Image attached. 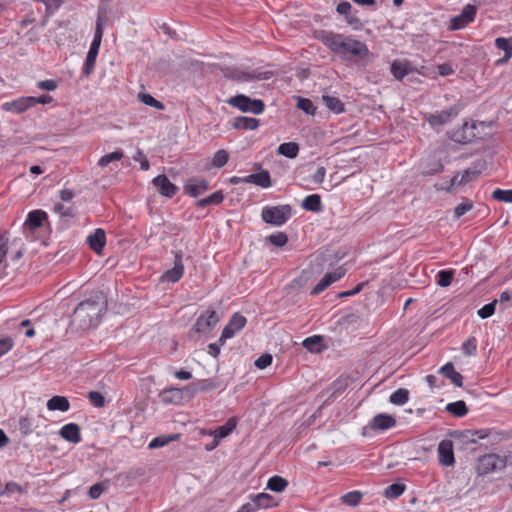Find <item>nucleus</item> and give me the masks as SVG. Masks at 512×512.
<instances>
[{
    "mask_svg": "<svg viewBox=\"0 0 512 512\" xmlns=\"http://www.w3.org/2000/svg\"><path fill=\"white\" fill-rule=\"evenodd\" d=\"M106 311V296L101 292L96 293L76 306L71 317V323L81 331L96 328Z\"/></svg>",
    "mask_w": 512,
    "mask_h": 512,
    "instance_id": "f257e3e1",
    "label": "nucleus"
},
{
    "mask_svg": "<svg viewBox=\"0 0 512 512\" xmlns=\"http://www.w3.org/2000/svg\"><path fill=\"white\" fill-rule=\"evenodd\" d=\"M318 39L343 60L349 56L364 59L369 55L367 45L349 35L323 30L319 33Z\"/></svg>",
    "mask_w": 512,
    "mask_h": 512,
    "instance_id": "f03ea898",
    "label": "nucleus"
},
{
    "mask_svg": "<svg viewBox=\"0 0 512 512\" xmlns=\"http://www.w3.org/2000/svg\"><path fill=\"white\" fill-rule=\"evenodd\" d=\"M507 465V456L496 453L485 454L478 458L476 472L478 476H486L504 470Z\"/></svg>",
    "mask_w": 512,
    "mask_h": 512,
    "instance_id": "7ed1b4c3",
    "label": "nucleus"
},
{
    "mask_svg": "<svg viewBox=\"0 0 512 512\" xmlns=\"http://www.w3.org/2000/svg\"><path fill=\"white\" fill-rule=\"evenodd\" d=\"M291 216L292 208L290 205L266 206L261 212L264 222L277 227L284 225Z\"/></svg>",
    "mask_w": 512,
    "mask_h": 512,
    "instance_id": "20e7f679",
    "label": "nucleus"
},
{
    "mask_svg": "<svg viewBox=\"0 0 512 512\" xmlns=\"http://www.w3.org/2000/svg\"><path fill=\"white\" fill-rule=\"evenodd\" d=\"M227 103L242 112L253 113L256 115L261 114L265 109V104L262 100L251 99L244 94H238L234 97H231Z\"/></svg>",
    "mask_w": 512,
    "mask_h": 512,
    "instance_id": "39448f33",
    "label": "nucleus"
},
{
    "mask_svg": "<svg viewBox=\"0 0 512 512\" xmlns=\"http://www.w3.org/2000/svg\"><path fill=\"white\" fill-rule=\"evenodd\" d=\"M226 77L238 82H251L253 80L267 79L266 73L258 70H245L242 68L229 69Z\"/></svg>",
    "mask_w": 512,
    "mask_h": 512,
    "instance_id": "423d86ee",
    "label": "nucleus"
},
{
    "mask_svg": "<svg viewBox=\"0 0 512 512\" xmlns=\"http://www.w3.org/2000/svg\"><path fill=\"white\" fill-rule=\"evenodd\" d=\"M218 321L219 317L217 313L214 310H207L197 318L193 330L196 333L206 334L216 326Z\"/></svg>",
    "mask_w": 512,
    "mask_h": 512,
    "instance_id": "0eeeda50",
    "label": "nucleus"
},
{
    "mask_svg": "<svg viewBox=\"0 0 512 512\" xmlns=\"http://www.w3.org/2000/svg\"><path fill=\"white\" fill-rule=\"evenodd\" d=\"M246 323L247 320L243 315L234 313L224 327L219 341L224 343L227 339L233 338L237 332L245 327Z\"/></svg>",
    "mask_w": 512,
    "mask_h": 512,
    "instance_id": "6e6552de",
    "label": "nucleus"
},
{
    "mask_svg": "<svg viewBox=\"0 0 512 512\" xmlns=\"http://www.w3.org/2000/svg\"><path fill=\"white\" fill-rule=\"evenodd\" d=\"M184 274L183 256L181 252H176L174 257V265L171 269L165 271L161 277V282L176 283Z\"/></svg>",
    "mask_w": 512,
    "mask_h": 512,
    "instance_id": "1a4fd4ad",
    "label": "nucleus"
},
{
    "mask_svg": "<svg viewBox=\"0 0 512 512\" xmlns=\"http://www.w3.org/2000/svg\"><path fill=\"white\" fill-rule=\"evenodd\" d=\"M476 6L474 5H466L461 13L451 19L450 29L451 30H459L464 28L467 24L474 21L476 15Z\"/></svg>",
    "mask_w": 512,
    "mask_h": 512,
    "instance_id": "9d476101",
    "label": "nucleus"
},
{
    "mask_svg": "<svg viewBox=\"0 0 512 512\" xmlns=\"http://www.w3.org/2000/svg\"><path fill=\"white\" fill-rule=\"evenodd\" d=\"M345 275V270L337 268L332 272L326 273L320 281L312 288L311 295L316 296L327 289L331 284L340 280Z\"/></svg>",
    "mask_w": 512,
    "mask_h": 512,
    "instance_id": "9b49d317",
    "label": "nucleus"
},
{
    "mask_svg": "<svg viewBox=\"0 0 512 512\" xmlns=\"http://www.w3.org/2000/svg\"><path fill=\"white\" fill-rule=\"evenodd\" d=\"M33 107L32 96L19 97L12 101L4 102L1 108L10 113L20 114Z\"/></svg>",
    "mask_w": 512,
    "mask_h": 512,
    "instance_id": "f8f14e48",
    "label": "nucleus"
},
{
    "mask_svg": "<svg viewBox=\"0 0 512 512\" xmlns=\"http://www.w3.org/2000/svg\"><path fill=\"white\" fill-rule=\"evenodd\" d=\"M209 188V183L204 178L194 177L188 179L184 184V191L190 197H198L204 194Z\"/></svg>",
    "mask_w": 512,
    "mask_h": 512,
    "instance_id": "ddd939ff",
    "label": "nucleus"
},
{
    "mask_svg": "<svg viewBox=\"0 0 512 512\" xmlns=\"http://www.w3.org/2000/svg\"><path fill=\"white\" fill-rule=\"evenodd\" d=\"M438 460L443 466H451L455 462L453 442L448 439L440 441L438 444Z\"/></svg>",
    "mask_w": 512,
    "mask_h": 512,
    "instance_id": "4468645a",
    "label": "nucleus"
},
{
    "mask_svg": "<svg viewBox=\"0 0 512 512\" xmlns=\"http://www.w3.org/2000/svg\"><path fill=\"white\" fill-rule=\"evenodd\" d=\"M152 183L154 187L158 190V192L164 197L171 198L178 191L177 186L174 185L164 174L156 176L152 180Z\"/></svg>",
    "mask_w": 512,
    "mask_h": 512,
    "instance_id": "2eb2a0df",
    "label": "nucleus"
},
{
    "mask_svg": "<svg viewBox=\"0 0 512 512\" xmlns=\"http://www.w3.org/2000/svg\"><path fill=\"white\" fill-rule=\"evenodd\" d=\"M47 219L46 212L42 210H33L28 213L27 218L23 224L24 232H34L36 229L43 225V222Z\"/></svg>",
    "mask_w": 512,
    "mask_h": 512,
    "instance_id": "dca6fc26",
    "label": "nucleus"
},
{
    "mask_svg": "<svg viewBox=\"0 0 512 512\" xmlns=\"http://www.w3.org/2000/svg\"><path fill=\"white\" fill-rule=\"evenodd\" d=\"M476 125L474 123L469 124L465 122L460 129L452 132L451 139L458 143H468L475 138L474 130Z\"/></svg>",
    "mask_w": 512,
    "mask_h": 512,
    "instance_id": "f3484780",
    "label": "nucleus"
},
{
    "mask_svg": "<svg viewBox=\"0 0 512 512\" xmlns=\"http://www.w3.org/2000/svg\"><path fill=\"white\" fill-rule=\"evenodd\" d=\"M396 425V420L388 414H378L369 422V428L374 431H386Z\"/></svg>",
    "mask_w": 512,
    "mask_h": 512,
    "instance_id": "a211bd4d",
    "label": "nucleus"
},
{
    "mask_svg": "<svg viewBox=\"0 0 512 512\" xmlns=\"http://www.w3.org/2000/svg\"><path fill=\"white\" fill-rule=\"evenodd\" d=\"M59 435L66 441L78 444L81 438L80 427L76 423H68L61 427L59 430Z\"/></svg>",
    "mask_w": 512,
    "mask_h": 512,
    "instance_id": "6ab92c4d",
    "label": "nucleus"
},
{
    "mask_svg": "<svg viewBox=\"0 0 512 512\" xmlns=\"http://www.w3.org/2000/svg\"><path fill=\"white\" fill-rule=\"evenodd\" d=\"M87 242L93 251L100 253L106 243L105 231L101 228L95 229L94 232L87 237Z\"/></svg>",
    "mask_w": 512,
    "mask_h": 512,
    "instance_id": "aec40b11",
    "label": "nucleus"
},
{
    "mask_svg": "<svg viewBox=\"0 0 512 512\" xmlns=\"http://www.w3.org/2000/svg\"><path fill=\"white\" fill-rule=\"evenodd\" d=\"M245 183H252L261 188L272 186L271 177L267 170H261L259 173L250 174L244 177Z\"/></svg>",
    "mask_w": 512,
    "mask_h": 512,
    "instance_id": "412c9836",
    "label": "nucleus"
},
{
    "mask_svg": "<svg viewBox=\"0 0 512 512\" xmlns=\"http://www.w3.org/2000/svg\"><path fill=\"white\" fill-rule=\"evenodd\" d=\"M413 71L411 63L407 60H395L391 64V73L398 80H402Z\"/></svg>",
    "mask_w": 512,
    "mask_h": 512,
    "instance_id": "4be33fe9",
    "label": "nucleus"
},
{
    "mask_svg": "<svg viewBox=\"0 0 512 512\" xmlns=\"http://www.w3.org/2000/svg\"><path fill=\"white\" fill-rule=\"evenodd\" d=\"M439 372L449 379L456 387H462L463 376L455 370L454 365L451 362L443 365Z\"/></svg>",
    "mask_w": 512,
    "mask_h": 512,
    "instance_id": "5701e85b",
    "label": "nucleus"
},
{
    "mask_svg": "<svg viewBox=\"0 0 512 512\" xmlns=\"http://www.w3.org/2000/svg\"><path fill=\"white\" fill-rule=\"evenodd\" d=\"M458 109L456 107H451L448 110L441 111L438 114L430 115L429 123L433 126L435 125H443L450 121L451 118L458 115Z\"/></svg>",
    "mask_w": 512,
    "mask_h": 512,
    "instance_id": "b1692460",
    "label": "nucleus"
},
{
    "mask_svg": "<svg viewBox=\"0 0 512 512\" xmlns=\"http://www.w3.org/2000/svg\"><path fill=\"white\" fill-rule=\"evenodd\" d=\"M237 426L236 418L232 417L227 420V422L217 427L214 431H210L208 434L215 437L217 440L221 441L223 438L227 437Z\"/></svg>",
    "mask_w": 512,
    "mask_h": 512,
    "instance_id": "393cba45",
    "label": "nucleus"
},
{
    "mask_svg": "<svg viewBox=\"0 0 512 512\" xmlns=\"http://www.w3.org/2000/svg\"><path fill=\"white\" fill-rule=\"evenodd\" d=\"M495 46L499 50L504 51V57L500 59L499 63H506L512 57V38L498 37L495 39Z\"/></svg>",
    "mask_w": 512,
    "mask_h": 512,
    "instance_id": "a878e982",
    "label": "nucleus"
},
{
    "mask_svg": "<svg viewBox=\"0 0 512 512\" xmlns=\"http://www.w3.org/2000/svg\"><path fill=\"white\" fill-rule=\"evenodd\" d=\"M69 408L70 403L64 396H53L47 401V409L50 411L66 412Z\"/></svg>",
    "mask_w": 512,
    "mask_h": 512,
    "instance_id": "bb28decb",
    "label": "nucleus"
},
{
    "mask_svg": "<svg viewBox=\"0 0 512 512\" xmlns=\"http://www.w3.org/2000/svg\"><path fill=\"white\" fill-rule=\"evenodd\" d=\"M302 208L306 211L320 212L322 210L321 197L318 194H311L302 201Z\"/></svg>",
    "mask_w": 512,
    "mask_h": 512,
    "instance_id": "cd10ccee",
    "label": "nucleus"
},
{
    "mask_svg": "<svg viewBox=\"0 0 512 512\" xmlns=\"http://www.w3.org/2000/svg\"><path fill=\"white\" fill-rule=\"evenodd\" d=\"M233 126L236 129L255 130L259 126V120L252 117L240 116L235 119Z\"/></svg>",
    "mask_w": 512,
    "mask_h": 512,
    "instance_id": "c85d7f7f",
    "label": "nucleus"
},
{
    "mask_svg": "<svg viewBox=\"0 0 512 512\" xmlns=\"http://www.w3.org/2000/svg\"><path fill=\"white\" fill-rule=\"evenodd\" d=\"M351 10H352V6L348 1H342L336 7V11L340 15L345 16L346 22L350 25H353V24L358 23L359 20L354 14H352Z\"/></svg>",
    "mask_w": 512,
    "mask_h": 512,
    "instance_id": "c756f323",
    "label": "nucleus"
},
{
    "mask_svg": "<svg viewBox=\"0 0 512 512\" xmlns=\"http://www.w3.org/2000/svg\"><path fill=\"white\" fill-rule=\"evenodd\" d=\"M277 152L282 156L294 159L299 153V145L295 142L282 143L279 145Z\"/></svg>",
    "mask_w": 512,
    "mask_h": 512,
    "instance_id": "7c9ffc66",
    "label": "nucleus"
},
{
    "mask_svg": "<svg viewBox=\"0 0 512 512\" xmlns=\"http://www.w3.org/2000/svg\"><path fill=\"white\" fill-rule=\"evenodd\" d=\"M224 199L222 191H216L208 197L202 198L196 202L197 208H205L209 205H219Z\"/></svg>",
    "mask_w": 512,
    "mask_h": 512,
    "instance_id": "2f4dec72",
    "label": "nucleus"
},
{
    "mask_svg": "<svg viewBox=\"0 0 512 512\" xmlns=\"http://www.w3.org/2000/svg\"><path fill=\"white\" fill-rule=\"evenodd\" d=\"M322 101L326 107L336 114H340L344 111V105L341 100L334 96L324 95Z\"/></svg>",
    "mask_w": 512,
    "mask_h": 512,
    "instance_id": "473e14b6",
    "label": "nucleus"
},
{
    "mask_svg": "<svg viewBox=\"0 0 512 512\" xmlns=\"http://www.w3.org/2000/svg\"><path fill=\"white\" fill-rule=\"evenodd\" d=\"M446 411L456 417H464L468 413L466 404L462 400L448 403L446 405Z\"/></svg>",
    "mask_w": 512,
    "mask_h": 512,
    "instance_id": "72a5a7b5",
    "label": "nucleus"
},
{
    "mask_svg": "<svg viewBox=\"0 0 512 512\" xmlns=\"http://www.w3.org/2000/svg\"><path fill=\"white\" fill-rule=\"evenodd\" d=\"M178 437H179L178 434L157 436L149 442L148 448L156 449V448L164 447L167 444H169L170 442L177 440Z\"/></svg>",
    "mask_w": 512,
    "mask_h": 512,
    "instance_id": "f704fd0d",
    "label": "nucleus"
},
{
    "mask_svg": "<svg viewBox=\"0 0 512 512\" xmlns=\"http://www.w3.org/2000/svg\"><path fill=\"white\" fill-rule=\"evenodd\" d=\"M267 488L273 492H282L288 486V481L281 476H272L267 481Z\"/></svg>",
    "mask_w": 512,
    "mask_h": 512,
    "instance_id": "c9c22d12",
    "label": "nucleus"
},
{
    "mask_svg": "<svg viewBox=\"0 0 512 512\" xmlns=\"http://www.w3.org/2000/svg\"><path fill=\"white\" fill-rule=\"evenodd\" d=\"M257 504L259 506V509H268L271 507H275L278 505V502L276 499L267 493H258L254 495Z\"/></svg>",
    "mask_w": 512,
    "mask_h": 512,
    "instance_id": "e433bc0d",
    "label": "nucleus"
},
{
    "mask_svg": "<svg viewBox=\"0 0 512 512\" xmlns=\"http://www.w3.org/2000/svg\"><path fill=\"white\" fill-rule=\"evenodd\" d=\"M192 390L194 393L197 392H207L214 390L217 387V384L211 379H201L194 383H192Z\"/></svg>",
    "mask_w": 512,
    "mask_h": 512,
    "instance_id": "4c0bfd02",
    "label": "nucleus"
},
{
    "mask_svg": "<svg viewBox=\"0 0 512 512\" xmlns=\"http://www.w3.org/2000/svg\"><path fill=\"white\" fill-rule=\"evenodd\" d=\"M409 400V391L404 388H399L390 395V402L394 405H404Z\"/></svg>",
    "mask_w": 512,
    "mask_h": 512,
    "instance_id": "58836bf2",
    "label": "nucleus"
},
{
    "mask_svg": "<svg viewBox=\"0 0 512 512\" xmlns=\"http://www.w3.org/2000/svg\"><path fill=\"white\" fill-rule=\"evenodd\" d=\"M98 53L99 52L89 48V51L87 53V56H86V59H85V62H84L83 73L85 75H87V76L90 75L92 73V71L94 70L95 63H96V58L98 56Z\"/></svg>",
    "mask_w": 512,
    "mask_h": 512,
    "instance_id": "ea45409f",
    "label": "nucleus"
},
{
    "mask_svg": "<svg viewBox=\"0 0 512 512\" xmlns=\"http://www.w3.org/2000/svg\"><path fill=\"white\" fill-rule=\"evenodd\" d=\"M322 341V337L318 335H313L310 337H307L303 340L302 345L305 349H307L310 352H319V346Z\"/></svg>",
    "mask_w": 512,
    "mask_h": 512,
    "instance_id": "a19ab883",
    "label": "nucleus"
},
{
    "mask_svg": "<svg viewBox=\"0 0 512 512\" xmlns=\"http://www.w3.org/2000/svg\"><path fill=\"white\" fill-rule=\"evenodd\" d=\"M405 491V485L401 483H394L386 487L384 495L390 499H396L401 496Z\"/></svg>",
    "mask_w": 512,
    "mask_h": 512,
    "instance_id": "79ce46f5",
    "label": "nucleus"
},
{
    "mask_svg": "<svg viewBox=\"0 0 512 512\" xmlns=\"http://www.w3.org/2000/svg\"><path fill=\"white\" fill-rule=\"evenodd\" d=\"M361 499L362 493L356 490L348 492L341 497V501L344 504L352 507L357 506L360 503Z\"/></svg>",
    "mask_w": 512,
    "mask_h": 512,
    "instance_id": "37998d69",
    "label": "nucleus"
},
{
    "mask_svg": "<svg viewBox=\"0 0 512 512\" xmlns=\"http://www.w3.org/2000/svg\"><path fill=\"white\" fill-rule=\"evenodd\" d=\"M123 156H124V154L121 150H117V151L108 153L99 159L98 165L101 167H106L113 161L121 160L123 158Z\"/></svg>",
    "mask_w": 512,
    "mask_h": 512,
    "instance_id": "c03bdc74",
    "label": "nucleus"
},
{
    "mask_svg": "<svg viewBox=\"0 0 512 512\" xmlns=\"http://www.w3.org/2000/svg\"><path fill=\"white\" fill-rule=\"evenodd\" d=\"M228 160L229 153L224 149H220L215 152L212 159V165L216 168H221L227 164Z\"/></svg>",
    "mask_w": 512,
    "mask_h": 512,
    "instance_id": "a18cd8bd",
    "label": "nucleus"
},
{
    "mask_svg": "<svg viewBox=\"0 0 512 512\" xmlns=\"http://www.w3.org/2000/svg\"><path fill=\"white\" fill-rule=\"evenodd\" d=\"M453 276V270H440L437 274L436 283L440 287H448L452 282Z\"/></svg>",
    "mask_w": 512,
    "mask_h": 512,
    "instance_id": "49530a36",
    "label": "nucleus"
},
{
    "mask_svg": "<svg viewBox=\"0 0 512 512\" xmlns=\"http://www.w3.org/2000/svg\"><path fill=\"white\" fill-rule=\"evenodd\" d=\"M139 99L143 104H145L147 106L153 107L157 110L164 109L163 103L158 101L157 99H155L152 95H150L148 93H140Z\"/></svg>",
    "mask_w": 512,
    "mask_h": 512,
    "instance_id": "de8ad7c7",
    "label": "nucleus"
},
{
    "mask_svg": "<svg viewBox=\"0 0 512 512\" xmlns=\"http://www.w3.org/2000/svg\"><path fill=\"white\" fill-rule=\"evenodd\" d=\"M297 108L302 110L308 115H314L316 112V107L310 99L307 98H298Z\"/></svg>",
    "mask_w": 512,
    "mask_h": 512,
    "instance_id": "09e8293b",
    "label": "nucleus"
},
{
    "mask_svg": "<svg viewBox=\"0 0 512 512\" xmlns=\"http://www.w3.org/2000/svg\"><path fill=\"white\" fill-rule=\"evenodd\" d=\"M462 353L466 356H472L477 351V340L475 337H469L461 346Z\"/></svg>",
    "mask_w": 512,
    "mask_h": 512,
    "instance_id": "8fccbe9b",
    "label": "nucleus"
},
{
    "mask_svg": "<svg viewBox=\"0 0 512 512\" xmlns=\"http://www.w3.org/2000/svg\"><path fill=\"white\" fill-rule=\"evenodd\" d=\"M473 208L471 200L464 199L454 208V217L459 219Z\"/></svg>",
    "mask_w": 512,
    "mask_h": 512,
    "instance_id": "3c124183",
    "label": "nucleus"
},
{
    "mask_svg": "<svg viewBox=\"0 0 512 512\" xmlns=\"http://www.w3.org/2000/svg\"><path fill=\"white\" fill-rule=\"evenodd\" d=\"M492 198L497 201H501V202H505V203H512V189L511 190H503V189L497 188L492 192Z\"/></svg>",
    "mask_w": 512,
    "mask_h": 512,
    "instance_id": "603ef678",
    "label": "nucleus"
},
{
    "mask_svg": "<svg viewBox=\"0 0 512 512\" xmlns=\"http://www.w3.org/2000/svg\"><path fill=\"white\" fill-rule=\"evenodd\" d=\"M478 175H479V171L478 170H476L475 168H468V169L463 171V173H462V175L460 177V180L458 182V185H466L469 182H471L474 179H476V177Z\"/></svg>",
    "mask_w": 512,
    "mask_h": 512,
    "instance_id": "864d4df0",
    "label": "nucleus"
},
{
    "mask_svg": "<svg viewBox=\"0 0 512 512\" xmlns=\"http://www.w3.org/2000/svg\"><path fill=\"white\" fill-rule=\"evenodd\" d=\"M53 211L58 214L60 217H73L74 211L70 206H66L63 203H55L53 206Z\"/></svg>",
    "mask_w": 512,
    "mask_h": 512,
    "instance_id": "5fc2aeb1",
    "label": "nucleus"
},
{
    "mask_svg": "<svg viewBox=\"0 0 512 512\" xmlns=\"http://www.w3.org/2000/svg\"><path fill=\"white\" fill-rule=\"evenodd\" d=\"M496 303L497 301L494 300L493 302L491 303H488V304H485L483 307H481L478 311H477V315L481 318V319H487L489 318L490 316H492L495 312V307H496Z\"/></svg>",
    "mask_w": 512,
    "mask_h": 512,
    "instance_id": "6e6d98bb",
    "label": "nucleus"
},
{
    "mask_svg": "<svg viewBox=\"0 0 512 512\" xmlns=\"http://www.w3.org/2000/svg\"><path fill=\"white\" fill-rule=\"evenodd\" d=\"M88 399L90 403L97 408H101L105 404L103 395L98 391H90L88 393Z\"/></svg>",
    "mask_w": 512,
    "mask_h": 512,
    "instance_id": "4d7b16f0",
    "label": "nucleus"
},
{
    "mask_svg": "<svg viewBox=\"0 0 512 512\" xmlns=\"http://www.w3.org/2000/svg\"><path fill=\"white\" fill-rule=\"evenodd\" d=\"M459 180V174H455L450 180H448V186H444L443 184H435V189L437 191L451 192L455 186H459Z\"/></svg>",
    "mask_w": 512,
    "mask_h": 512,
    "instance_id": "13d9d810",
    "label": "nucleus"
},
{
    "mask_svg": "<svg viewBox=\"0 0 512 512\" xmlns=\"http://www.w3.org/2000/svg\"><path fill=\"white\" fill-rule=\"evenodd\" d=\"M19 428L23 434H25V435L30 434L33 431V423L31 421V419L27 416H22L19 419Z\"/></svg>",
    "mask_w": 512,
    "mask_h": 512,
    "instance_id": "bf43d9fd",
    "label": "nucleus"
},
{
    "mask_svg": "<svg viewBox=\"0 0 512 512\" xmlns=\"http://www.w3.org/2000/svg\"><path fill=\"white\" fill-rule=\"evenodd\" d=\"M269 240H270L271 244H273L277 247H282L288 242V237L285 233L279 232L276 234H272L269 237Z\"/></svg>",
    "mask_w": 512,
    "mask_h": 512,
    "instance_id": "052dcab7",
    "label": "nucleus"
},
{
    "mask_svg": "<svg viewBox=\"0 0 512 512\" xmlns=\"http://www.w3.org/2000/svg\"><path fill=\"white\" fill-rule=\"evenodd\" d=\"M106 488L103 483H96L90 487L88 495L93 500L98 499Z\"/></svg>",
    "mask_w": 512,
    "mask_h": 512,
    "instance_id": "680f3d73",
    "label": "nucleus"
},
{
    "mask_svg": "<svg viewBox=\"0 0 512 512\" xmlns=\"http://www.w3.org/2000/svg\"><path fill=\"white\" fill-rule=\"evenodd\" d=\"M14 346V342L10 337L0 339V357L7 354Z\"/></svg>",
    "mask_w": 512,
    "mask_h": 512,
    "instance_id": "e2e57ef3",
    "label": "nucleus"
},
{
    "mask_svg": "<svg viewBox=\"0 0 512 512\" xmlns=\"http://www.w3.org/2000/svg\"><path fill=\"white\" fill-rule=\"evenodd\" d=\"M326 176V169L323 166H319L316 171L312 174L311 180L314 184L320 185L324 182Z\"/></svg>",
    "mask_w": 512,
    "mask_h": 512,
    "instance_id": "0e129e2a",
    "label": "nucleus"
},
{
    "mask_svg": "<svg viewBox=\"0 0 512 512\" xmlns=\"http://www.w3.org/2000/svg\"><path fill=\"white\" fill-rule=\"evenodd\" d=\"M272 356L270 354H263L261 355L260 357H258L255 361V366L258 368V369H265L267 368L268 366L271 365L272 363Z\"/></svg>",
    "mask_w": 512,
    "mask_h": 512,
    "instance_id": "69168bd1",
    "label": "nucleus"
},
{
    "mask_svg": "<svg viewBox=\"0 0 512 512\" xmlns=\"http://www.w3.org/2000/svg\"><path fill=\"white\" fill-rule=\"evenodd\" d=\"M443 170H444V165L442 164V162L436 161V162L432 163L429 167L425 168V170H423V174L424 175H434V174L441 173Z\"/></svg>",
    "mask_w": 512,
    "mask_h": 512,
    "instance_id": "338daca9",
    "label": "nucleus"
},
{
    "mask_svg": "<svg viewBox=\"0 0 512 512\" xmlns=\"http://www.w3.org/2000/svg\"><path fill=\"white\" fill-rule=\"evenodd\" d=\"M257 510H259V506L257 504L255 497L253 496L251 501L243 504L238 510V512H255Z\"/></svg>",
    "mask_w": 512,
    "mask_h": 512,
    "instance_id": "774afa93",
    "label": "nucleus"
}]
</instances>
